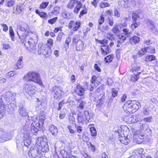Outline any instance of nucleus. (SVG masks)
Instances as JSON below:
<instances>
[{"label":"nucleus","instance_id":"obj_1","mask_svg":"<svg viewBox=\"0 0 158 158\" xmlns=\"http://www.w3.org/2000/svg\"><path fill=\"white\" fill-rule=\"evenodd\" d=\"M27 25L24 23L20 27L19 30L17 32L19 37L20 41L22 43H24L27 49L32 51L35 49L36 44L38 41L37 36L32 32L28 31Z\"/></svg>","mask_w":158,"mask_h":158},{"label":"nucleus","instance_id":"obj_2","mask_svg":"<svg viewBox=\"0 0 158 158\" xmlns=\"http://www.w3.org/2000/svg\"><path fill=\"white\" fill-rule=\"evenodd\" d=\"M45 119L44 115H40L37 116L33 119L31 124L32 127H30V131L33 135L37 132V130H39L43 127Z\"/></svg>","mask_w":158,"mask_h":158},{"label":"nucleus","instance_id":"obj_3","mask_svg":"<svg viewBox=\"0 0 158 158\" xmlns=\"http://www.w3.org/2000/svg\"><path fill=\"white\" fill-rule=\"evenodd\" d=\"M139 105L138 101L128 100L124 103L123 108L127 114H129L135 112L138 110Z\"/></svg>","mask_w":158,"mask_h":158},{"label":"nucleus","instance_id":"obj_4","mask_svg":"<svg viewBox=\"0 0 158 158\" xmlns=\"http://www.w3.org/2000/svg\"><path fill=\"white\" fill-rule=\"evenodd\" d=\"M23 79L26 81H32L38 84L41 87H44L40 75L38 73L35 72H30L25 75Z\"/></svg>","mask_w":158,"mask_h":158},{"label":"nucleus","instance_id":"obj_5","mask_svg":"<svg viewBox=\"0 0 158 158\" xmlns=\"http://www.w3.org/2000/svg\"><path fill=\"white\" fill-rule=\"evenodd\" d=\"M30 127H27L26 130H24L23 133V143L24 145L28 148L31 144V135H33L30 131Z\"/></svg>","mask_w":158,"mask_h":158},{"label":"nucleus","instance_id":"obj_6","mask_svg":"<svg viewBox=\"0 0 158 158\" xmlns=\"http://www.w3.org/2000/svg\"><path fill=\"white\" fill-rule=\"evenodd\" d=\"M28 153L31 158H41L42 156L39 150L35 146L31 147Z\"/></svg>","mask_w":158,"mask_h":158},{"label":"nucleus","instance_id":"obj_7","mask_svg":"<svg viewBox=\"0 0 158 158\" xmlns=\"http://www.w3.org/2000/svg\"><path fill=\"white\" fill-rule=\"evenodd\" d=\"M12 136V135L10 133H7L2 128L0 127V142L3 143L10 140Z\"/></svg>","mask_w":158,"mask_h":158},{"label":"nucleus","instance_id":"obj_8","mask_svg":"<svg viewBox=\"0 0 158 158\" xmlns=\"http://www.w3.org/2000/svg\"><path fill=\"white\" fill-rule=\"evenodd\" d=\"M46 141L45 142V144H44L42 141L40 142L39 141H37L38 139L36 141L37 143L36 144V146L38 149L41 151L43 152H45L48 151L49 148L48 145L46 143L47 140L45 139Z\"/></svg>","mask_w":158,"mask_h":158},{"label":"nucleus","instance_id":"obj_9","mask_svg":"<svg viewBox=\"0 0 158 158\" xmlns=\"http://www.w3.org/2000/svg\"><path fill=\"white\" fill-rule=\"evenodd\" d=\"M123 33H121L119 34L118 35L120 40H118L117 43H118L121 44L123 43L127 38L128 37L129 35L131 33L129 30L127 28H123Z\"/></svg>","mask_w":158,"mask_h":158},{"label":"nucleus","instance_id":"obj_10","mask_svg":"<svg viewBox=\"0 0 158 158\" xmlns=\"http://www.w3.org/2000/svg\"><path fill=\"white\" fill-rule=\"evenodd\" d=\"M23 91L31 96L35 94V90L31 85L25 84L23 86Z\"/></svg>","mask_w":158,"mask_h":158},{"label":"nucleus","instance_id":"obj_11","mask_svg":"<svg viewBox=\"0 0 158 158\" xmlns=\"http://www.w3.org/2000/svg\"><path fill=\"white\" fill-rule=\"evenodd\" d=\"M52 92L53 93L54 97L55 99H60L61 98L63 91L60 87L55 86L52 88Z\"/></svg>","mask_w":158,"mask_h":158},{"label":"nucleus","instance_id":"obj_12","mask_svg":"<svg viewBox=\"0 0 158 158\" xmlns=\"http://www.w3.org/2000/svg\"><path fill=\"white\" fill-rule=\"evenodd\" d=\"M72 43L73 44L75 45L76 49L77 51H80L83 49L84 44L83 42L80 39L73 38Z\"/></svg>","mask_w":158,"mask_h":158},{"label":"nucleus","instance_id":"obj_13","mask_svg":"<svg viewBox=\"0 0 158 158\" xmlns=\"http://www.w3.org/2000/svg\"><path fill=\"white\" fill-rule=\"evenodd\" d=\"M120 132V130L118 131V133H119L118 134L119 136L118 139L122 143L127 145L130 141L131 140V138L130 137L128 138V136H125L124 133H121ZM121 132H122V131Z\"/></svg>","mask_w":158,"mask_h":158},{"label":"nucleus","instance_id":"obj_14","mask_svg":"<svg viewBox=\"0 0 158 158\" xmlns=\"http://www.w3.org/2000/svg\"><path fill=\"white\" fill-rule=\"evenodd\" d=\"M80 26L81 22L79 21L71 20L68 24L69 29L74 31H77Z\"/></svg>","mask_w":158,"mask_h":158},{"label":"nucleus","instance_id":"obj_15","mask_svg":"<svg viewBox=\"0 0 158 158\" xmlns=\"http://www.w3.org/2000/svg\"><path fill=\"white\" fill-rule=\"evenodd\" d=\"M90 118V116L89 115V112L87 111H85L83 112L82 113H81L78 114V119L80 122H82L83 121H89Z\"/></svg>","mask_w":158,"mask_h":158},{"label":"nucleus","instance_id":"obj_16","mask_svg":"<svg viewBox=\"0 0 158 158\" xmlns=\"http://www.w3.org/2000/svg\"><path fill=\"white\" fill-rule=\"evenodd\" d=\"M16 96V94L12 92L8 91L4 95V97L6 100L7 102H9L10 100L13 101L15 99V97Z\"/></svg>","mask_w":158,"mask_h":158},{"label":"nucleus","instance_id":"obj_17","mask_svg":"<svg viewBox=\"0 0 158 158\" xmlns=\"http://www.w3.org/2000/svg\"><path fill=\"white\" fill-rule=\"evenodd\" d=\"M97 78L96 76H93L90 80L91 83L90 85L91 88L89 87L90 91H93L94 88L97 87L98 85L99 82L97 80Z\"/></svg>","mask_w":158,"mask_h":158},{"label":"nucleus","instance_id":"obj_18","mask_svg":"<svg viewBox=\"0 0 158 158\" xmlns=\"http://www.w3.org/2000/svg\"><path fill=\"white\" fill-rule=\"evenodd\" d=\"M143 151L142 148L137 149L133 152L132 156H133L135 158H142L144 156V154H143Z\"/></svg>","mask_w":158,"mask_h":158},{"label":"nucleus","instance_id":"obj_19","mask_svg":"<svg viewBox=\"0 0 158 158\" xmlns=\"http://www.w3.org/2000/svg\"><path fill=\"white\" fill-rule=\"evenodd\" d=\"M101 53L103 55H107L111 52L109 47L108 45L104 44L101 48Z\"/></svg>","mask_w":158,"mask_h":158},{"label":"nucleus","instance_id":"obj_20","mask_svg":"<svg viewBox=\"0 0 158 158\" xmlns=\"http://www.w3.org/2000/svg\"><path fill=\"white\" fill-rule=\"evenodd\" d=\"M19 113L22 116L26 117L28 115V111L27 109L24 107H20L19 110Z\"/></svg>","mask_w":158,"mask_h":158},{"label":"nucleus","instance_id":"obj_21","mask_svg":"<svg viewBox=\"0 0 158 158\" xmlns=\"http://www.w3.org/2000/svg\"><path fill=\"white\" fill-rule=\"evenodd\" d=\"M47 47V45L44 44H39L38 50V53L40 54H44Z\"/></svg>","mask_w":158,"mask_h":158},{"label":"nucleus","instance_id":"obj_22","mask_svg":"<svg viewBox=\"0 0 158 158\" xmlns=\"http://www.w3.org/2000/svg\"><path fill=\"white\" fill-rule=\"evenodd\" d=\"M76 92L77 94L79 96L83 95L85 91V89L79 85L77 86V88L76 89Z\"/></svg>","mask_w":158,"mask_h":158},{"label":"nucleus","instance_id":"obj_23","mask_svg":"<svg viewBox=\"0 0 158 158\" xmlns=\"http://www.w3.org/2000/svg\"><path fill=\"white\" fill-rule=\"evenodd\" d=\"M86 103L85 102L81 100L80 102L79 105L77 106L78 112L81 114V112L84 109Z\"/></svg>","mask_w":158,"mask_h":158},{"label":"nucleus","instance_id":"obj_24","mask_svg":"<svg viewBox=\"0 0 158 158\" xmlns=\"http://www.w3.org/2000/svg\"><path fill=\"white\" fill-rule=\"evenodd\" d=\"M49 130L52 134L54 136L56 135L58 132L57 127L54 125L51 126L49 128Z\"/></svg>","mask_w":158,"mask_h":158},{"label":"nucleus","instance_id":"obj_25","mask_svg":"<svg viewBox=\"0 0 158 158\" xmlns=\"http://www.w3.org/2000/svg\"><path fill=\"white\" fill-rule=\"evenodd\" d=\"M139 38L137 36H134L130 39V42L132 45L135 44L139 41Z\"/></svg>","mask_w":158,"mask_h":158},{"label":"nucleus","instance_id":"obj_26","mask_svg":"<svg viewBox=\"0 0 158 158\" xmlns=\"http://www.w3.org/2000/svg\"><path fill=\"white\" fill-rule=\"evenodd\" d=\"M24 6L23 3H19L17 5L16 11L18 14H20L22 11L24 10Z\"/></svg>","mask_w":158,"mask_h":158},{"label":"nucleus","instance_id":"obj_27","mask_svg":"<svg viewBox=\"0 0 158 158\" xmlns=\"http://www.w3.org/2000/svg\"><path fill=\"white\" fill-rule=\"evenodd\" d=\"M15 0H6V6L8 7L14 6L15 4Z\"/></svg>","mask_w":158,"mask_h":158},{"label":"nucleus","instance_id":"obj_28","mask_svg":"<svg viewBox=\"0 0 158 158\" xmlns=\"http://www.w3.org/2000/svg\"><path fill=\"white\" fill-rule=\"evenodd\" d=\"M76 5L74 9V12L77 14L78 13L80 8L82 7V4L80 1H79Z\"/></svg>","mask_w":158,"mask_h":158},{"label":"nucleus","instance_id":"obj_29","mask_svg":"<svg viewBox=\"0 0 158 158\" xmlns=\"http://www.w3.org/2000/svg\"><path fill=\"white\" fill-rule=\"evenodd\" d=\"M79 2L78 0H70L68 5V6L70 8H72Z\"/></svg>","mask_w":158,"mask_h":158},{"label":"nucleus","instance_id":"obj_30","mask_svg":"<svg viewBox=\"0 0 158 158\" xmlns=\"http://www.w3.org/2000/svg\"><path fill=\"white\" fill-rule=\"evenodd\" d=\"M140 11V10H139L136 11H134L133 12L132 15V19L135 22H136L137 18L139 17Z\"/></svg>","mask_w":158,"mask_h":158},{"label":"nucleus","instance_id":"obj_31","mask_svg":"<svg viewBox=\"0 0 158 158\" xmlns=\"http://www.w3.org/2000/svg\"><path fill=\"white\" fill-rule=\"evenodd\" d=\"M139 132H136L135 133H134L133 134V141L134 142L138 144L141 143H139V140H140L139 139Z\"/></svg>","mask_w":158,"mask_h":158},{"label":"nucleus","instance_id":"obj_32","mask_svg":"<svg viewBox=\"0 0 158 158\" xmlns=\"http://www.w3.org/2000/svg\"><path fill=\"white\" fill-rule=\"evenodd\" d=\"M52 53V50L47 45L44 54L46 57H48Z\"/></svg>","mask_w":158,"mask_h":158},{"label":"nucleus","instance_id":"obj_33","mask_svg":"<svg viewBox=\"0 0 158 158\" xmlns=\"http://www.w3.org/2000/svg\"><path fill=\"white\" fill-rule=\"evenodd\" d=\"M6 109L4 105L0 106V118L3 117L5 114Z\"/></svg>","mask_w":158,"mask_h":158},{"label":"nucleus","instance_id":"obj_34","mask_svg":"<svg viewBox=\"0 0 158 158\" xmlns=\"http://www.w3.org/2000/svg\"><path fill=\"white\" fill-rule=\"evenodd\" d=\"M22 56H20L19 57V60L17 61L16 63V65L17 67V69L23 67V64L22 62Z\"/></svg>","mask_w":158,"mask_h":158},{"label":"nucleus","instance_id":"obj_35","mask_svg":"<svg viewBox=\"0 0 158 158\" xmlns=\"http://www.w3.org/2000/svg\"><path fill=\"white\" fill-rule=\"evenodd\" d=\"M129 3L128 0L125 1L124 0L121 1L119 3L121 6L124 8H126L128 7V4Z\"/></svg>","mask_w":158,"mask_h":158},{"label":"nucleus","instance_id":"obj_36","mask_svg":"<svg viewBox=\"0 0 158 158\" xmlns=\"http://www.w3.org/2000/svg\"><path fill=\"white\" fill-rule=\"evenodd\" d=\"M9 34L11 40H14L15 38V33L12 27L11 26L9 27Z\"/></svg>","mask_w":158,"mask_h":158},{"label":"nucleus","instance_id":"obj_37","mask_svg":"<svg viewBox=\"0 0 158 158\" xmlns=\"http://www.w3.org/2000/svg\"><path fill=\"white\" fill-rule=\"evenodd\" d=\"M98 27L99 30L103 32H104L105 31H107L109 29L108 26L106 25L103 26L102 27L100 25H98Z\"/></svg>","mask_w":158,"mask_h":158},{"label":"nucleus","instance_id":"obj_38","mask_svg":"<svg viewBox=\"0 0 158 158\" xmlns=\"http://www.w3.org/2000/svg\"><path fill=\"white\" fill-rule=\"evenodd\" d=\"M155 56L153 55H149L146 57L145 61H151L155 60Z\"/></svg>","mask_w":158,"mask_h":158},{"label":"nucleus","instance_id":"obj_39","mask_svg":"<svg viewBox=\"0 0 158 158\" xmlns=\"http://www.w3.org/2000/svg\"><path fill=\"white\" fill-rule=\"evenodd\" d=\"M99 25H100L102 24L104 21V16L103 15H100L98 19V20Z\"/></svg>","mask_w":158,"mask_h":158},{"label":"nucleus","instance_id":"obj_40","mask_svg":"<svg viewBox=\"0 0 158 158\" xmlns=\"http://www.w3.org/2000/svg\"><path fill=\"white\" fill-rule=\"evenodd\" d=\"M140 73V72L137 73V74L133 75L131 78V80L135 82L137 80L139 75Z\"/></svg>","mask_w":158,"mask_h":158},{"label":"nucleus","instance_id":"obj_41","mask_svg":"<svg viewBox=\"0 0 158 158\" xmlns=\"http://www.w3.org/2000/svg\"><path fill=\"white\" fill-rule=\"evenodd\" d=\"M106 36L107 38L110 40H113L114 39V37L113 34L108 33L106 34Z\"/></svg>","mask_w":158,"mask_h":158},{"label":"nucleus","instance_id":"obj_42","mask_svg":"<svg viewBox=\"0 0 158 158\" xmlns=\"http://www.w3.org/2000/svg\"><path fill=\"white\" fill-rule=\"evenodd\" d=\"M90 131L91 133V135L92 136H96L97 135V131L95 128L94 127H91L90 128Z\"/></svg>","mask_w":158,"mask_h":158},{"label":"nucleus","instance_id":"obj_43","mask_svg":"<svg viewBox=\"0 0 158 158\" xmlns=\"http://www.w3.org/2000/svg\"><path fill=\"white\" fill-rule=\"evenodd\" d=\"M113 57L111 55H110L105 57L104 58L105 61L106 62H109L112 61Z\"/></svg>","mask_w":158,"mask_h":158},{"label":"nucleus","instance_id":"obj_44","mask_svg":"<svg viewBox=\"0 0 158 158\" xmlns=\"http://www.w3.org/2000/svg\"><path fill=\"white\" fill-rule=\"evenodd\" d=\"M112 30L114 33L117 35L120 32L119 28L117 26L114 27Z\"/></svg>","mask_w":158,"mask_h":158},{"label":"nucleus","instance_id":"obj_45","mask_svg":"<svg viewBox=\"0 0 158 158\" xmlns=\"http://www.w3.org/2000/svg\"><path fill=\"white\" fill-rule=\"evenodd\" d=\"M49 4L48 2H43L41 3L40 6V9H44L46 8Z\"/></svg>","mask_w":158,"mask_h":158},{"label":"nucleus","instance_id":"obj_46","mask_svg":"<svg viewBox=\"0 0 158 158\" xmlns=\"http://www.w3.org/2000/svg\"><path fill=\"white\" fill-rule=\"evenodd\" d=\"M62 17L65 19L69 18V14L67 11H64L62 13Z\"/></svg>","mask_w":158,"mask_h":158},{"label":"nucleus","instance_id":"obj_47","mask_svg":"<svg viewBox=\"0 0 158 158\" xmlns=\"http://www.w3.org/2000/svg\"><path fill=\"white\" fill-rule=\"evenodd\" d=\"M139 139L140 140H139V141H138V142H139V143H141L143 141L145 136L143 133L139 132Z\"/></svg>","mask_w":158,"mask_h":158},{"label":"nucleus","instance_id":"obj_48","mask_svg":"<svg viewBox=\"0 0 158 158\" xmlns=\"http://www.w3.org/2000/svg\"><path fill=\"white\" fill-rule=\"evenodd\" d=\"M100 6L102 8H104L106 7L109 6V4L107 3L101 2L100 4Z\"/></svg>","mask_w":158,"mask_h":158},{"label":"nucleus","instance_id":"obj_49","mask_svg":"<svg viewBox=\"0 0 158 158\" xmlns=\"http://www.w3.org/2000/svg\"><path fill=\"white\" fill-rule=\"evenodd\" d=\"M139 25L140 23L139 22H137L135 23L131 24V28L133 30H134Z\"/></svg>","mask_w":158,"mask_h":158},{"label":"nucleus","instance_id":"obj_50","mask_svg":"<svg viewBox=\"0 0 158 158\" xmlns=\"http://www.w3.org/2000/svg\"><path fill=\"white\" fill-rule=\"evenodd\" d=\"M112 97H114L117 96L118 95V92L115 90L114 88L112 89L111 91Z\"/></svg>","mask_w":158,"mask_h":158},{"label":"nucleus","instance_id":"obj_51","mask_svg":"<svg viewBox=\"0 0 158 158\" xmlns=\"http://www.w3.org/2000/svg\"><path fill=\"white\" fill-rule=\"evenodd\" d=\"M40 16L42 18H44L45 19H47L48 17L47 14L43 12H41V14L40 15Z\"/></svg>","mask_w":158,"mask_h":158},{"label":"nucleus","instance_id":"obj_52","mask_svg":"<svg viewBox=\"0 0 158 158\" xmlns=\"http://www.w3.org/2000/svg\"><path fill=\"white\" fill-rule=\"evenodd\" d=\"M1 26L3 27V30L4 31H8V28L7 26L4 23H1L0 24Z\"/></svg>","mask_w":158,"mask_h":158},{"label":"nucleus","instance_id":"obj_53","mask_svg":"<svg viewBox=\"0 0 158 158\" xmlns=\"http://www.w3.org/2000/svg\"><path fill=\"white\" fill-rule=\"evenodd\" d=\"M75 118L73 115H70L69 116V120L70 123L73 124L75 122Z\"/></svg>","mask_w":158,"mask_h":158},{"label":"nucleus","instance_id":"obj_54","mask_svg":"<svg viewBox=\"0 0 158 158\" xmlns=\"http://www.w3.org/2000/svg\"><path fill=\"white\" fill-rule=\"evenodd\" d=\"M16 74L14 71H10L8 72L7 74V76L9 77H11L14 76Z\"/></svg>","mask_w":158,"mask_h":158},{"label":"nucleus","instance_id":"obj_55","mask_svg":"<svg viewBox=\"0 0 158 158\" xmlns=\"http://www.w3.org/2000/svg\"><path fill=\"white\" fill-rule=\"evenodd\" d=\"M63 35V34L62 33H59L56 38V40L60 42L61 41Z\"/></svg>","mask_w":158,"mask_h":158},{"label":"nucleus","instance_id":"obj_56","mask_svg":"<svg viewBox=\"0 0 158 158\" xmlns=\"http://www.w3.org/2000/svg\"><path fill=\"white\" fill-rule=\"evenodd\" d=\"M152 119V116H150L147 118H144V121L146 122H151Z\"/></svg>","mask_w":158,"mask_h":158},{"label":"nucleus","instance_id":"obj_57","mask_svg":"<svg viewBox=\"0 0 158 158\" xmlns=\"http://www.w3.org/2000/svg\"><path fill=\"white\" fill-rule=\"evenodd\" d=\"M87 10L86 9H85L82 10L80 12L79 17H81L83 15L87 13Z\"/></svg>","mask_w":158,"mask_h":158},{"label":"nucleus","instance_id":"obj_58","mask_svg":"<svg viewBox=\"0 0 158 158\" xmlns=\"http://www.w3.org/2000/svg\"><path fill=\"white\" fill-rule=\"evenodd\" d=\"M57 19V17H55L53 18L52 19H51L49 20H48V22L49 23L51 24H53L55 22H56V20Z\"/></svg>","mask_w":158,"mask_h":158},{"label":"nucleus","instance_id":"obj_59","mask_svg":"<svg viewBox=\"0 0 158 158\" xmlns=\"http://www.w3.org/2000/svg\"><path fill=\"white\" fill-rule=\"evenodd\" d=\"M10 48V45L8 43L4 44L3 45V48L5 49H8Z\"/></svg>","mask_w":158,"mask_h":158},{"label":"nucleus","instance_id":"obj_60","mask_svg":"<svg viewBox=\"0 0 158 158\" xmlns=\"http://www.w3.org/2000/svg\"><path fill=\"white\" fill-rule=\"evenodd\" d=\"M149 47H146L145 48L141 49L140 50L143 52V54H144L147 52V50H149Z\"/></svg>","mask_w":158,"mask_h":158},{"label":"nucleus","instance_id":"obj_61","mask_svg":"<svg viewBox=\"0 0 158 158\" xmlns=\"http://www.w3.org/2000/svg\"><path fill=\"white\" fill-rule=\"evenodd\" d=\"M149 23H150L151 29L152 30L155 29V26L153 21H150L149 22Z\"/></svg>","mask_w":158,"mask_h":158},{"label":"nucleus","instance_id":"obj_62","mask_svg":"<svg viewBox=\"0 0 158 158\" xmlns=\"http://www.w3.org/2000/svg\"><path fill=\"white\" fill-rule=\"evenodd\" d=\"M149 112L146 108L144 109L143 110V114L145 115H147L149 114Z\"/></svg>","mask_w":158,"mask_h":158},{"label":"nucleus","instance_id":"obj_63","mask_svg":"<svg viewBox=\"0 0 158 158\" xmlns=\"http://www.w3.org/2000/svg\"><path fill=\"white\" fill-rule=\"evenodd\" d=\"M94 68L95 70L98 72H100L101 71V69L97 64H95L94 65Z\"/></svg>","mask_w":158,"mask_h":158},{"label":"nucleus","instance_id":"obj_64","mask_svg":"<svg viewBox=\"0 0 158 158\" xmlns=\"http://www.w3.org/2000/svg\"><path fill=\"white\" fill-rule=\"evenodd\" d=\"M113 82V80L110 78L108 79L107 81V83L109 86L111 85Z\"/></svg>","mask_w":158,"mask_h":158}]
</instances>
